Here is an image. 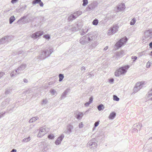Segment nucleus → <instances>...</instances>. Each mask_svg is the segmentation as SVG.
<instances>
[{"label": "nucleus", "instance_id": "f257e3e1", "mask_svg": "<svg viewBox=\"0 0 152 152\" xmlns=\"http://www.w3.org/2000/svg\"><path fill=\"white\" fill-rule=\"evenodd\" d=\"M53 52L52 49H50L49 50H42L38 56L39 58L41 60L44 59L46 58L49 56Z\"/></svg>", "mask_w": 152, "mask_h": 152}, {"label": "nucleus", "instance_id": "f03ea898", "mask_svg": "<svg viewBox=\"0 0 152 152\" xmlns=\"http://www.w3.org/2000/svg\"><path fill=\"white\" fill-rule=\"evenodd\" d=\"M129 68V66H125L121 67L116 70L115 73V75L116 77H118L121 75L126 73V70Z\"/></svg>", "mask_w": 152, "mask_h": 152}, {"label": "nucleus", "instance_id": "7ed1b4c3", "mask_svg": "<svg viewBox=\"0 0 152 152\" xmlns=\"http://www.w3.org/2000/svg\"><path fill=\"white\" fill-rule=\"evenodd\" d=\"M118 28L119 26L118 25H114L109 29L107 34L109 35H113L118 31Z\"/></svg>", "mask_w": 152, "mask_h": 152}, {"label": "nucleus", "instance_id": "20e7f679", "mask_svg": "<svg viewBox=\"0 0 152 152\" xmlns=\"http://www.w3.org/2000/svg\"><path fill=\"white\" fill-rule=\"evenodd\" d=\"M82 12L80 11H78L75 12L70 15L68 17V20L69 21H71L75 19L79 16L82 14Z\"/></svg>", "mask_w": 152, "mask_h": 152}, {"label": "nucleus", "instance_id": "39448f33", "mask_svg": "<svg viewBox=\"0 0 152 152\" xmlns=\"http://www.w3.org/2000/svg\"><path fill=\"white\" fill-rule=\"evenodd\" d=\"M144 82H141L140 83H137L134 88V92L136 93L139 91L143 86L144 85Z\"/></svg>", "mask_w": 152, "mask_h": 152}, {"label": "nucleus", "instance_id": "423d86ee", "mask_svg": "<svg viewBox=\"0 0 152 152\" xmlns=\"http://www.w3.org/2000/svg\"><path fill=\"white\" fill-rule=\"evenodd\" d=\"M127 38L126 37L121 39L116 44L115 46L117 47L118 48H120L127 41Z\"/></svg>", "mask_w": 152, "mask_h": 152}, {"label": "nucleus", "instance_id": "0eeeda50", "mask_svg": "<svg viewBox=\"0 0 152 152\" xmlns=\"http://www.w3.org/2000/svg\"><path fill=\"white\" fill-rule=\"evenodd\" d=\"M43 34V32L42 31H39L32 34L31 35V37L34 39H36L42 35Z\"/></svg>", "mask_w": 152, "mask_h": 152}, {"label": "nucleus", "instance_id": "6e6552de", "mask_svg": "<svg viewBox=\"0 0 152 152\" xmlns=\"http://www.w3.org/2000/svg\"><path fill=\"white\" fill-rule=\"evenodd\" d=\"M48 132V129L46 128H41L40 129L39 133L37 135L38 137H41L44 136Z\"/></svg>", "mask_w": 152, "mask_h": 152}, {"label": "nucleus", "instance_id": "1a4fd4ad", "mask_svg": "<svg viewBox=\"0 0 152 152\" xmlns=\"http://www.w3.org/2000/svg\"><path fill=\"white\" fill-rule=\"evenodd\" d=\"M26 67V65L25 64H22L15 70V71L16 73L19 74Z\"/></svg>", "mask_w": 152, "mask_h": 152}, {"label": "nucleus", "instance_id": "9d476101", "mask_svg": "<svg viewBox=\"0 0 152 152\" xmlns=\"http://www.w3.org/2000/svg\"><path fill=\"white\" fill-rule=\"evenodd\" d=\"M152 29H150L145 31L144 37L146 39H150L152 37Z\"/></svg>", "mask_w": 152, "mask_h": 152}, {"label": "nucleus", "instance_id": "9b49d317", "mask_svg": "<svg viewBox=\"0 0 152 152\" xmlns=\"http://www.w3.org/2000/svg\"><path fill=\"white\" fill-rule=\"evenodd\" d=\"M73 126L71 125H69L67 126L66 129L65 130L64 133L69 134L72 132V130L73 129Z\"/></svg>", "mask_w": 152, "mask_h": 152}, {"label": "nucleus", "instance_id": "f8f14e48", "mask_svg": "<svg viewBox=\"0 0 152 152\" xmlns=\"http://www.w3.org/2000/svg\"><path fill=\"white\" fill-rule=\"evenodd\" d=\"M75 117L78 120L82 119L83 115V113L82 112L78 111L76 112L75 113Z\"/></svg>", "mask_w": 152, "mask_h": 152}, {"label": "nucleus", "instance_id": "ddd939ff", "mask_svg": "<svg viewBox=\"0 0 152 152\" xmlns=\"http://www.w3.org/2000/svg\"><path fill=\"white\" fill-rule=\"evenodd\" d=\"M10 101V98H7L4 101L2 102L1 105V108H3L5 107L9 103Z\"/></svg>", "mask_w": 152, "mask_h": 152}, {"label": "nucleus", "instance_id": "4468645a", "mask_svg": "<svg viewBox=\"0 0 152 152\" xmlns=\"http://www.w3.org/2000/svg\"><path fill=\"white\" fill-rule=\"evenodd\" d=\"M125 8V5L124 4L122 3L118 4L117 7V11L118 12L120 11L123 10Z\"/></svg>", "mask_w": 152, "mask_h": 152}, {"label": "nucleus", "instance_id": "2eb2a0df", "mask_svg": "<svg viewBox=\"0 0 152 152\" xmlns=\"http://www.w3.org/2000/svg\"><path fill=\"white\" fill-rule=\"evenodd\" d=\"M88 144L91 146L90 148L92 149H95L97 146V144L96 142L91 141H89Z\"/></svg>", "mask_w": 152, "mask_h": 152}, {"label": "nucleus", "instance_id": "dca6fc26", "mask_svg": "<svg viewBox=\"0 0 152 152\" xmlns=\"http://www.w3.org/2000/svg\"><path fill=\"white\" fill-rule=\"evenodd\" d=\"M64 138V136H61L59 137L55 142V143L56 145H58L60 144L61 142V141Z\"/></svg>", "mask_w": 152, "mask_h": 152}, {"label": "nucleus", "instance_id": "f3484780", "mask_svg": "<svg viewBox=\"0 0 152 152\" xmlns=\"http://www.w3.org/2000/svg\"><path fill=\"white\" fill-rule=\"evenodd\" d=\"M69 91V89L67 88L66 89L64 92L60 97V99L61 100L64 99L66 97V96L67 94Z\"/></svg>", "mask_w": 152, "mask_h": 152}, {"label": "nucleus", "instance_id": "a211bd4d", "mask_svg": "<svg viewBox=\"0 0 152 152\" xmlns=\"http://www.w3.org/2000/svg\"><path fill=\"white\" fill-rule=\"evenodd\" d=\"M8 36H5L0 39V44H3L7 41Z\"/></svg>", "mask_w": 152, "mask_h": 152}, {"label": "nucleus", "instance_id": "6ab92c4d", "mask_svg": "<svg viewBox=\"0 0 152 152\" xmlns=\"http://www.w3.org/2000/svg\"><path fill=\"white\" fill-rule=\"evenodd\" d=\"M87 34L88 36V37H90V41L95 39V36L93 33L90 32Z\"/></svg>", "mask_w": 152, "mask_h": 152}, {"label": "nucleus", "instance_id": "aec40b11", "mask_svg": "<svg viewBox=\"0 0 152 152\" xmlns=\"http://www.w3.org/2000/svg\"><path fill=\"white\" fill-rule=\"evenodd\" d=\"M85 38V37H84V36L80 38L79 41L81 44L83 45L86 44V40Z\"/></svg>", "mask_w": 152, "mask_h": 152}, {"label": "nucleus", "instance_id": "412c9836", "mask_svg": "<svg viewBox=\"0 0 152 152\" xmlns=\"http://www.w3.org/2000/svg\"><path fill=\"white\" fill-rule=\"evenodd\" d=\"M26 18V16H23V17H21L18 21V23L21 21L22 23H27L28 22V20H24L25 18Z\"/></svg>", "mask_w": 152, "mask_h": 152}, {"label": "nucleus", "instance_id": "4be33fe9", "mask_svg": "<svg viewBox=\"0 0 152 152\" xmlns=\"http://www.w3.org/2000/svg\"><path fill=\"white\" fill-rule=\"evenodd\" d=\"M96 7V5L94 3H92L91 4H89L87 7V9L89 10H92L95 8Z\"/></svg>", "mask_w": 152, "mask_h": 152}, {"label": "nucleus", "instance_id": "5701e85b", "mask_svg": "<svg viewBox=\"0 0 152 152\" xmlns=\"http://www.w3.org/2000/svg\"><path fill=\"white\" fill-rule=\"evenodd\" d=\"M116 116V113L113 112L111 113L109 116L108 118L110 119H113Z\"/></svg>", "mask_w": 152, "mask_h": 152}, {"label": "nucleus", "instance_id": "b1692460", "mask_svg": "<svg viewBox=\"0 0 152 152\" xmlns=\"http://www.w3.org/2000/svg\"><path fill=\"white\" fill-rule=\"evenodd\" d=\"M124 54V51L121 50L118 52L117 53V56L118 57H121Z\"/></svg>", "mask_w": 152, "mask_h": 152}, {"label": "nucleus", "instance_id": "393cba45", "mask_svg": "<svg viewBox=\"0 0 152 152\" xmlns=\"http://www.w3.org/2000/svg\"><path fill=\"white\" fill-rule=\"evenodd\" d=\"M39 119L38 117H33L31 118L29 121V123H32L33 122L35 121L36 120Z\"/></svg>", "mask_w": 152, "mask_h": 152}, {"label": "nucleus", "instance_id": "a878e982", "mask_svg": "<svg viewBox=\"0 0 152 152\" xmlns=\"http://www.w3.org/2000/svg\"><path fill=\"white\" fill-rule=\"evenodd\" d=\"M89 29L87 28L86 27L82 30V32H80L81 35H83L85 34L88 31Z\"/></svg>", "mask_w": 152, "mask_h": 152}, {"label": "nucleus", "instance_id": "bb28decb", "mask_svg": "<svg viewBox=\"0 0 152 152\" xmlns=\"http://www.w3.org/2000/svg\"><path fill=\"white\" fill-rule=\"evenodd\" d=\"M15 18L14 16L11 17L9 19L10 23V24H12L13 22L15 20Z\"/></svg>", "mask_w": 152, "mask_h": 152}, {"label": "nucleus", "instance_id": "cd10ccee", "mask_svg": "<svg viewBox=\"0 0 152 152\" xmlns=\"http://www.w3.org/2000/svg\"><path fill=\"white\" fill-rule=\"evenodd\" d=\"M134 126L140 129L142 127V124L140 123H137L134 125Z\"/></svg>", "mask_w": 152, "mask_h": 152}, {"label": "nucleus", "instance_id": "c85d7f7f", "mask_svg": "<svg viewBox=\"0 0 152 152\" xmlns=\"http://www.w3.org/2000/svg\"><path fill=\"white\" fill-rule=\"evenodd\" d=\"M104 108V106L102 104H100L97 106V109L99 111H101L102 109H103Z\"/></svg>", "mask_w": 152, "mask_h": 152}, {"label": "nucleus", "instance_id": "c756f323", "mask_svg": "<svg viewBox=\"0 0 152 152\" xmlns=\"http://www.w3.org/2000/svg\"><path fill=\"white\" fill-rule=\"evenodd\" d=\"M58 77L59 78V82L61 81L64 77V75L63 74H60L59 75Z\"/></svg>", "mask_w": 152, "mask_h": 152}, {"label": "nucleus", "instance_id": "7c9ffc66", "mask_svg": "<svg viewBox=\"0 0 152 152\" xmlns=\"http://www.w3.org/2000/svg\"><path fill=\"white\" fill-rule=\"evenodd\" d=\"M31 140V138H30V137H29L27 138H24L23 140H22V141L23 142H27L28 141H30Z\"/></svg>", "mask_w": 152, "mask_h": 152}, {"label": "nucleus", "instance_id": "2f4dec72", "mask_svg": "<svg viewBox=\"0 0 152 152\" xmlns=\"http://www.w3.org/2000/svg\"><path fill=\"white\" fill-rule=\"evenodd\" d=\"M147 95L148 98H150L152 96V88H151V90L148 92Z\"/></svg>", "mask_w": 152, "mask_h": 152}, {"label": "nucleus", "instance_id": "473e14b6", "mask_svg": "<svg viewBox=\"0 0 152 152\" xmlns=\"http://www.w3.org/2000/svg\"><path fill=\"white\" fill-rule=\"evenodd\" d=\"M48 100H47L46 99H43L42 100L41 104L42 105H45L46 104L48 103Z\"/></svg>", "mask_w": 152, "mask_h": 152}, {"label": "nucleus", "instance_id": "72a5a7b5", "mask_svg": "<svg viewBox=\"0 0 152 152\" xmlns=\"http://www.w3.org/2000/svg\"><path fill=\"white\" fill-rule=\"evenodd\" d=\"M98 23V20L97 19H95L92 22L93 24L95 26L97 25Z\"/></svg>", "mask_w": 152, "mask_h": 152}, {"label": "nucleus", "instance_id": "f704fd0d", "mask_svg": "<svg viewBox=\"0 0 152 152\" xmlns=\"http://www.w3.org/2000/svg\"><path fill=\"white\" fill-rule=\"evenodd\" d=\"M136 20L135 18H133L131 21L130 24L131 25H134L136 22Z\"/></svg>", "mask_w": 152, "mask_h": 152}, {"label": "nucleus", "instance_id": "c9c22d12", "mask_svg": "<svg viewBox=\"0 0 152 152\" xmlns=\"http://www.w3.org/2000/svg\"><path fill=\"white\" fill-rule=\"evenodd\" d=\"M84 37H85V39L86 40V42H90V37H88V34L84 36Z\"/></svg>", "mask_w": 152, "mask_h": 152}, {"label": "nucleus", "instance_id": "e433bc0d", "mask_svg": "<svg viewBox=\"0 0 152 152\" xmlns=\"http://www.w3.org/2000/svg\"><path fill=\"white\" fill-rule=\"evenodd\" d=\"M55 137V136L53 134H50L48 136V138L50 139H53Z\"/></svg>", "mask_w": 152, "mask_h": 152}, {"label": "nucleus", "instance_id": "4c0bfd02", "mask_svg": "<svg viewBox=\"0 0 152 152\" xmlns=\"http://www.w3.org/2000/svg\"><path fill=\"white\" fill-rule=\"evenodd\" d=\"M83 6H86L88 4V0H83Z\"/></svg>", "mask_w": 152, "mask_h": 152}, {"label": "nucleus", "instance_id": "58836bf2", "mask_svg": "<svg viewBox=\"0 0 152 152\" xmlns=\"http://www.w3.org/2000/svg\"><path fill=\"white\" fill-rule=\"evenodd\" d=\"M50 92L53 95H55L57 94L56 91L54 89H51Z\"/></svg>", "mask_w": 152, "mask_h": 152}, {"label": "nucleus", "instance_id": "ea45409f", "mask_svg": "<svg viewBox=\"0 0 152 152\" xmlns=\"http://www.w3.org/2000/svg\"><path fill=\"white\" fill-rule=\"evenodd\" d=\"M113 100L116 101H118L119 100V98L117 96L114 95L113 96Z\"/></svg>", "mask_w": 152, "mask_h": 152}, {"label": "nucleus", "instance_id": "a19ab883", "mask_svg": "<svg viewBox=\"0 0 152 152\" xmlns=\"http://www.w3.org/2000/svg\"><path fill=\"white\" fill-rule=\"evenodd\" d=\"M40 2H41V0H34L32 1V3L33 4H39Z\"/></svg>", "mask_w": 152, "mask_h": 152}, {"label": "nucleus", "instance_id": "79ce46f5", "mask_svg": "<svg viewBox=\"0 0 152 152\" xmlns=\"http://www.w3.org/2000/svg\"><path fill=\"white\" fill-rule=\"evenodd\" d=\"M43 37L46 39H48V40L50 39V36L49 34L45 35H44Z\"/></svg>", "mask_w": 152, "mask_h": 152}, {"label": "nucleus", "instance_id": "37998d69", "mask_svg": "<svg viewBox=\"0 0 152 152\" xmlns=\"http://www.w3.org/2000/svg\"><path fill=\"white\" fill-rule=\"evenodd\" d=\"M151 63L148 61L146 64V67L147 68H149L151 66Z\"/></svg>", "mask_w": 152, "mask_h": 152}, {"label": "nucleus", "instance_id": "c03bdc74", "mask_svg": "<svg viewBox=\"0 0 152 152\" xmlns=\"http://www.w3.org/2000/svg\"><path fill=\"white\" fill-rule=\"evenodd\" d=\"M137 57L135 56H132L131 57V59H133V62H134L135 60L137 59Z\"/></svg>", "mask_w": 152, "mask_h": 152}, {"label": "nucleus", "instance_id": "a18cd8bd", "mask_svg": "<svg viewBox=\"0 0 152 152\" xmlns=\"http://www.w3.org/2000/svg\"><path fill=\"white\" fill-rule=\"evenodd\" d=\"M26 93L27 94H30L32 92V91L31 89H29L26 90Z\"/></svg>", "mask_w": 152, "mask_h": 152}, {"label": "nucleus", "instance_id": "49530a36", "mask_svg": "<svg viewBox=\"0 0 152 152\" xmlns=\"http://www.w3.org/2000/svg\"><path fill=\"white\" fill-rule=\"evenodd\" d=\"M99 121H97L95 122L94 124V126L95 127H97L99 124Z\"/></svg>", "mask_w": 152, "mask_h": 152}, {"label": "nucleus", "instance_id": "de8ad7c7", "mask_svg": "<svg viewBox=\"0 0 152 152\" xmlns=\"http://www.w3.org/2000/svg\"><path fill=\"white\" fill-rule=\"evenodd\" d=\"M5 75V73L3 72H0V79Z\"/></svg>", "mask_w": 152, "mask_h": 152}, {"label": "nucleus", "instance_id": "09e8293b", "mask_svg": "<svg viewBox=\"0 0 152 152\" xmlns=\"http://www.w3.org/2000/svg\"><path fill=\"white\" fill-rule=\"evenodd\" d=\"M6 113V112H4V113H0V118L2 117H3L4 116V115Z\"/></svg>", "mask_w": 152, "mask_h": 152}, {"label": "nucleus", "instance_id": "8fccbe9b", "mask_svg": "<svg viewBox=\"0 0 152 152\" xmlns=\"http://www.w3.org/2000/svg\"><path fill=\"white\" fill-rule=\"evenodd\" d=\"M14 71H13L11 73H10V76L11 77H13L15 76V75H16V74H14Z\"/></svg>", "mask_w": 152, "mask_h": 152}, {"label": "nucleus", "instance_id": "3c124183", "mask_svg": "<svg viewBox=\"0 0 152 152\" xmlns=\"http://www.w3.org/2000/svg\"><path fill=\"white\" fill-rule=\"evenodd\" d=\"M135 132H136L137 133L138 132V130L136 128H134L133 129L132 132L134 133Z\"/></svg>", "mask_w": 152, "mask_h": 152}, {"label": "nucleus", "instance_id": "603ef678", "mask_svg": "<svg viewBox=\"0 0 152 152\" xmlns=\"http://www.w3.org/2000/svg\"><path fill=\"white\" fill-rule=\"evenodd\" d=\"M79 127L80 128H82L83 127V124L82 122L80 123L79 124Z\"/></svg>", "mask_w": 152, "mask_h": 152}, {"label": "nucleus", "instance_id": "864d4df0", "mask_svg": "<svg viewBox=\"0 0 152 152\" xmlns=\"http://www.w3.org/2000/svg\"><path fill=\"white\" fill-rule=\"evenodd\" d=\"M93 100V97L92 96L91 97L89 98V102H90V103H91L92 102Z\"/></svg>", "mask_w": 152, "mask_h": 152}, {"label": "nucleus", "instance_id": "5fc2aeb1", "mask_svg": "<svg viewBox=\"0 0 152 152\" xmlns=\"http://www.w3.org/2000/svg\"><path fill=\"white\" fill-rule=\"evenodd\" d=\"M18 1V0H12L11 2L12 3L14 4L17 2Z\"/></svg>", "mask_w": 152, "mask_h": 152}, {"label": "nucleus", "instance_id": "6e6d98bb", "mask_svg": "<svg viewBox=\"0 0 152 152\" xmlns=\"http://www.w3.org/2000/svg\"><path fill=\"white\" fill-rule=\"evenodd\" d=\"M10 90L9 89L6 90L5 91V94H9V93H10Z\"/></svg>", "mask_w": 152, "mask_h": 152}, {"label": "nucleus", "instance_id": "4d7b16f0", "mask_svg": "<svg viewBox=\"0 0 152 152\" xmlns=\"http://www.w3.org/2000/svg\"><path fill=\"white\" fill-rule=\"evenodd\" d=\"M81 70L82 71H84V72L86 70V68L84 66H83L81 68Z\"/></svg>", "mask_w": 152, "mask_h": 152}, {"label": "nucleus", "instance_id": "13d9d810", "mask_svg": "<svg viewBox=\"0 0 152 152\" xmlns=\"http://www.w3.org/2000/svg\"><path fill=\"white\" fill-rule=\"evenodd\" d=\"M114 79L113 78H111L110 79L109 82L110 83H113L114 81Z\"/></svg>", "mask_w": 152, "mask_h": 152}, {"label": "nucleus", "instance_id": "bf43d9fd", "mask_svg": "<svg viewBox=\"0 0 152 152\" xmlns=\"http://www.w3.org/2000/svg\"><path fill=\"white\" fill-rule=\"evenodd\" d=\"M39 4L41 7H43V4L41 1V2H39Z\"/></svg>", "mask_w": 152, "mask_h": 152}, {"label": "nucleus", "instance_id": "052dcab7", "mask_svg": "<svg viewBox=\"0 0 152 152\" xmlns=\"http://www.w3.org/2000/svg\"><path fill=\"white\" fill-rule=\"evenodd\" d=\"M90 102H89L86 103L85 104V105L86 106H88L89 104H90Z\"/></svg>", "mask_w": 152, "mask_h": 152}, {"label": "nucleus", "instance_id": "680f3d73", "mask_svg": "<svg viewBox=\"0 0 152 152\" xmlns=\"http://www.w3.org/2000/svg\"><path fill=\"white\" fill-rule=\"evenodd\" d=\"M23 81L25 83H27L28 82V80L26 79H24Z\"/></svg>", "mask_w": 152, "mask_h": 152}, {"label": "nucleus", "instance_id": "e2e57ef3", "mask_svg": "<svg viewBox=\"0 0 152 152\" xmlns=\"http://www.w3.org/2000/svg\"><path fill=\"white\" fill-rule=\"evenodd\" d=\"M17 150L15 149H13L10 152H16Z\"/></svg>", "mask_w": 152, "mask_h": 152}, {"label": "nucleus", "instance_id": "0e129e2a", "mask_svg": "<svg viewBox=\"0 0 152 152\" xmlns=\"http://www.w3.org/2000/svg\"><path fill=\"white\" fill-rule=\"evenodd\" d=\"M149 45L150 48H152V42H151L149 43Z\"/></svg>", "mask_w": 152, "mask_h": 152}, {"label": "nucleus", "instance_id": "69168bd1", "mask_svg": "<svg viewBox=\"0 0 152 152\" xmlns=\"http://www.w3.org/2000/svg\"><path fill=\"white\" fill-rule=\"evenodd\" d=\"M108 47L107 46L105 48H104V50H107L108 49Z\"/></svg>", "mask_w": 152, "mask_h": 152}, {"label": "nucleus", "instance_id": "338daca9", "mask_svg": "<svg viewBox=\"0 0 152 152\" xmlns=\"http://www.w3.org/2000/svg\"><path fill=\"white\" fill-rule=\"evenodd\" d=\"M88 112V110H86V112H85V114H86Z\"/></svg>", "mask_w": 152, "mask_h": 152}, {"label": "nucleus", "instance_id": "774afa93", "mask_svg": "<svg viewBox=\"0 0 152 152\" xmlns=\"http://www.w3.org/2000/svg\"><path fill=\"white\" fill-rule=\"evenodd\" d=\"M149 140H152V137H150L149 138Z\"/></svg>", "mask_w": 152, "mask_h": 152}]
</instances>
